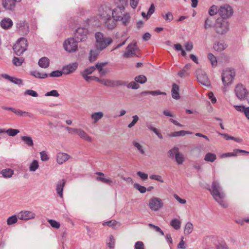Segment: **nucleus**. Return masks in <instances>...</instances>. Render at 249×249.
<instances>
[{
    "instance_id": "0eeeda50",
    "label": "nucleus",
    "mask_w": 249,
    "mask_h": 249,
    "mask_svg": "<svg viewBox=\"0 0 249 249\" xmlns=\"http://www.w3.org/2000/svg\"><path fill=\"white\" fill-rule=\"evenodd\" d=\"M28 41L26 38L21 37L17 40V55L20 56L27 49Z\"/></svg>"
},
{
    "instance_id": "f3484780",
    "label": "nucleus",
    "mask_w": 249,
    "mask_h": 249,
    "mask_svg": "<svg viewBox=\"0 0 249 249\" xmlns=\"http://www.w3.org/2000/svg\"><path fill=\"white\" fill-rule=\"evenodd\" d=\"M77 67L78 64L75 62L64 66L62 68V71L65 74H68L74 72Z\"/></svg>"
},
{
    "instance_id": "bb28decb",
    "label": "nucleus",
    "mask_w": 249,
    "mask_h": 249,
    "mask_svg": "<svg viewBox=\"0 0 249 249\" xmlns=\"http://www.w3.org/2000/svg\"><path fill=\"white\" fill-rule=\"evenodd\" d=\"M104 116L103 112L101 111L96 112L91 115V118L93 120V123L96 124L99 120Z\"/></svg>"
},
{
    "instance_id": "13d9d810",
    "label": "nucleus",
    "mask_w": 249,
    "mask_h": 249,
    "mask_svg": "<svg viewBox=\"0 0 249 249\" xmlns=\"http://www.w3.org/2000/svg\"><path fill=\"white\" fill-rule=\"evenodd\" d=\"M1 76L2 77H3V78H5L6 79H7V80L10 81L11 82L13 83L14 84H16V78L11 77L7 74H1Z\"/></svg>"
},
{
    "instance_id": "423d86ee",
    "label": "nucleus",
    "mask_w": 249,
    "mask_h": 249,
    "mask_svg": "<svg viewBox=\"0 0 249 249\" xmlns=\"http://www.w3.org/2000/svg\"><path fill=\"white\" fill-rule=\"evenodd\" d=\"M218 13L221 17V18L226 20L232 16L233 10L229 4H224L220 7L218 10Z\"/></svg>"
},
{
    "instance_id": "4c0bfd02",
    "label": "nucleus",
    "mask_w": 249,
    "mask_h": 249,
    "mask_svg": "<svg viewBox=\"0 0 249 249\" xmlns=\"http://www.w3.org/2000/svg\"><path fill=\"white\" fill-rule=\"evenodd\" d=\"M1 174L4 178H10L14 174V171L12 169L8 168L2 170Z\"/></svg>"
},
{
    "instance_id": "bf43d9fd",
    "label": "nucleus",
    "mask_w": 249,
    "mask_h": 249,
    "mask_svg": "<svg viewBox=\"0 0 249 249\" xmlns=\"http://www.w3.org/2000/svg\"><path fill=\"white\" fill-rule=\"evenodd\" d=\"M133 145L138 149V150L142 154H144V151L142 149V147L139 143L133 142Z\"/></svg>"
},
{
    "instance_id": "69168bd1",
    "label": "nucleus",
    "mask_w": 249,
    "mask_h": 249,
    "mask_svg": "<svg viewBox=\"0 0 249 249\" xmlns=\"http://www.w3.org/2000/svg\"><path fill=\"white\" fill-rule=\"evenodd\" d=\"M25 94H28L32 97H36L38 96L37 93L32 89H27L25 92Z\"/></svg>"
},
{
    "instance_id": "5701e85b",
    "label": "nucleus",
    "mask_w": 249,
    "mask_h": 249,
    "mask_svg": "<svg viewBox=\"0 0 249 249\" xmlns=\"http://www.w3.org/2000/svg\"><path fill=\"white\" fill-rule=\"evenodd\" d=\"M101 51L97 50L96 49L95 50H90L89 57V62L92 63L95 61L97 59Z\"/></svg>"
},
{
    "instance_id": "5fc2aeb1",
    "label": "nucleus",
    "mask_w": 249,
    "mask_h": 249,
    "mask_svg": "<svg viewBox=\"0 0 249 249\" xmlns=\"http://www.w3.org/2000/svg\"><path fill=\"white\" fill-rule=\"evenodd\" d=\"M163 18L168 22H170L173 19V16L171 12H167L166 14L163 15Z\"/></svg>"
},
{
    "instance_id": "c756f323",
    "label": "nucleus",
    "mask_w": 249,
    "mask_h": 249,
    "mask_svg": "<svg viewBox=\"0 0 249 249\" xmlns=\"http://www.w3.org/2000/svg\"><path fill=\"white\" fill-rule=\"evenodd\" d=\"M77 135L80 137V138L88 142H91L92 141L91 138L81 129H79Z\"/></svg>"
},
{
    "instance_id": "20e7f679",
    "label": "nucleus",
    "mask_w": 249,
    "mask_h": 249,
    "mask_svg": "<svg viewBox=\"0 0 249 249\" xmlns=\"http://www.w3.org/2000/svg\"><path fill=\"white\" fill-rule=\"evenodd\" d=\"M212 196L214 199H217L216 198L219 197L220 198H224L225 195L222 191V189L219 183L216 180H213L212 184V188H208Z\"/></svg>"
},
{
    "instance_id": "2f4dec72",
    "label": "nucleus",
    "mask_w": 249,
    "mask_h": 249,
    "mask_svg": "<svg viewBox=\"0 0 249 249\" xmlns=\"http://www.w3.org/2000/svg\"><path fill=\"white\" fill-rule=\"evenodd\" d=\"M216 159V156L215 154L209 152L205 155L204 160L206 161L213 162Z\"/></svg>"
},
{
    "instance_id": "4d7b16f0",
    "label": "nucleus",
    "mask_w": 249,
    "mask_h": 249,
    "mask_svg": "<svg viewBox=\"0 0 249 249\" xmlns=\"http://www.w3.org/2000/svg\"><path fill=\"white\" fill-rule=\"evenodd\" d=\"M17 115L20 117H26L27 116H30L29 112L21 110L20 109H17Z\"/></svg>"
},
{
    "instance_id": "09e8293b",
    "label": "nucleus",
    "mask_w": 249,
    "mask_h": 249,
    "mask_svg": "<svg viewBox=\"0 0 249 249\" xmlns=\"http://www.w3.org/2000/svg\"><path fill=\"white\" fill-rule=\"evenodd\" d=\"M218 10L217 7L213 5L210 7L209 14L211 16H214L218 13Z\"/></svg>"
},
{
    "instance_id": "a18cd8bd",
    "label": "nucleus",
    "mask_w": 249,
    "mask_h": 249,
    "mask_svg": "<svg viewBox=\"0 0 249 249\" xmlns=\"http://www.w3.org/2000/svg\"><path fill=\"white\" fill-rule=\"evenodd\" d=\"M134 187L138 190L141 193L143 194L146 192L147 189L144 186H142L137 183L134 184Z\"/></svg>"
},
{
    "instance_id": "393cba45",
    "label": "nucleus",
    "mask_w": 249,
    "mask_h": 249,
    "mask_svg": "<svg viewBox=\"0 0 249 249\" xmlns=\"http://www.w3.org/2000/svg\"><path fill=\"white\" fill-rule=\"evenodd\" d=\"M38 64L42 68H47L49 66L50 60L47 57H43L39 59Z\"/></svg>"
},
{
    "instance_id": "39448f33",
    "label": "nucleus",
    "mask_w": 249,
    "mask_h": 249,
    "mask_svg": "<svg viewBox=\"0 0 249 249\" xmlns=\"http://www.w3.org/2000/svg\"><path fill=\"white\" fill-rule=\"evenodd\" d=\"M235 72L234 69L227 68L223 71L222 73V80L225 86H228L232 83Z\"/></svg>"
},
{
    "instance_id": "6ab92c4d",
    "label": "nucleus",
    "mask_w": 249,
    "mask_h": 249,
    "mask_svg": "<svg viewBox=\"0 0 249 249\" xmlns=\"http://www.w3.org/2000/svg\"><path fill=\"white\" fill-rule=\"evenodd\" d=\"M66 180L65 179H62L59 180L56 184V192L59 196L62 198L63 197V191L64 187L66 184Z\"/></svg>"
},
{
    "instance_id": "1a4fd4ad",
    "label": "nucleus",
    "mask_w": 249,
    "mask_h": 249,
    "mask_svg": "<svg viewBox=\"0 0 249 249\" xmlns=\"http://www.w3.org/2000/svg\"><path fill=\"white\" fill-rule=\"evenodd\" d=\"M88 30L85 28H78L74 32V38L77 42H84L87 39Z\"/></svg>"
},
{
    "instance_id": "4be33fe9",
    "label": "nucleus",
    "mask_w": 249,
    "mask_h": 249,
    "mask_svg": "<svg viewBox=\"0 0 249 249\" xmlns=\"http://www.w3.org/2000/svg\"><path fill=\"white\" fill-rule=\"evenodd\" d=\"M70 158V156L66 153H59L57 155V162L59 164H62L69 159Z\"/></svg>"
},
{
    "instance_id": "7ed1b4c3",
    "label": "nucleus",
    "mask_w": 249,
    "mask_h": 249,
    "mask_svg": "<svg viewBox=\"0 0 249 249\" xmlns=\"http://www.w3.org/2000/svg\"><path fill=\"white\" fill-rule=\"evenodd\" d=\"M214 28L217 34L225 35L229 30V22L226 20L218 18L214 23Z\"/></svg>"
},
{
    "instance_id": "58836bf2",
    "label": "nucleus",
    "mask_w": 249,
    "mask_h": 249,
    "mask_svg": "<svg viewBox=\"0 0 249 249\" xmlns=\"http://www.w3.org/2000/svg\"><path fill=\"white\" fill-rule=\"evenodd\" d=\"M114 3L117 7L124 8L127 4V0H114Z\"/></svg>"
},
{
    "instance_id": "603ef678",
    "label": "nucleus",
    "mask_w": 249,
    "mask_h": 249,
    "mask_svg": "<svg viewBox=\"0 0 249 249\" xmlns=\"http://www.w3.org/2000/svg\"><path fill=\"white\" fill-rule=\"evenodd\" d=\"M216 249H229L227 244L225 242H218L216 245Z\"/></svg>"
},
{
    "instance_id": "864d4df0",
    "label": "nucleus",
    "mask_w": 249,
    "mask_h": 249,
    "mask_svg": "<svg viewBox=\"0 0 249 249\" xmlns=\"http://www.w3.org/2000/svg\"><path fill=\"white\" fill-rule=\"evenodd\" d=\"M127 87L128 89H137L140 88L139 84H137L134 81L130 82L128 84H127Z\"/></svg>"
},
{
    "instance_id": "c03bdc74",
    "label": "nucleus",
    "mask_w": 249,
    "mask_h": 249,
    "mask_svg": "<svg viewBox=\"0 0 249 249\" xmlns=\"http://www.w3.org/2000/svg\"><path fill=\"white\" fill-rule=\"evenodd\" d=\"M107 245L110 249H113L115 245V239L112 235L109 236V240L107 241Z\"/></svg>"
},
{
    "instance_id": "ddd939ff",
    "label": "nucleus",
    "mask_w": 249,
    "mask_h": 249,
    "mask_svg": "<svg viewBox=\"0 0 249 249\" xmlns=\"http://www.w3.org/2000/svg\"><path fill=\"white\" fill-rule=\"evenodd\" d=\"M148 205L151 210L158 211L162 207L163 204L161 199L153 197L149 200Z\"/></svg>"
},
{
    "instance_id": "338daca9",
    "label": "nucleus",
    "mask_w": 249,
    "mask_h": 249,
    "mask_svg": "<svg viewBox=\"0 0 249 249\" xmlns=\"http://www.w3.org/2000/svg\"><path fill=\"white\" fill-rule=\"evenodd\" d=\"M7 223L8 225L16 223V214H14L12 216L9 217L7 219Z\"/></svg>"
},
{
    "instance_id": "8fccbe9b",
    "label": "nucleus",
    "mask_w": 249,
    "mask_h": 249,
    "mask_svg": "<svg viewBox=\"0 0 249 249\" xmlns=\"http://www.w3.org/2000/svg\"><path fill=\"white\" fill-rule=\"evenodd\" d=\"M224 198H220L217 197V199H215V201L222 207L227 208L228 207V204L223 200Z\"/></svg>"
},
{
    "instance_id": "f03ea898",
    "label": "nucleus",
    "mask_w": 249,
    "mask_h": 249,
    "mask_svg": "<svg viewBox=\"0 0 249 249\" xmlns=\"http://www.w3.org/2000/svg\"><path fill=\"white\" fill-rule=\"evenodd\" d=\"M95 48L97 50L103 51L113 41L111 37H106L101 32H97L95 35Z\"/></svg>"
},
{
    "instance_id": "ea45409f",
    "label": "nucleus",
    "mask_w": 249,
    "mask_h": 249,
    "mask_svg": "<svg viewBox=\"0 0 249 249\" xmlns=\"http://www.w3.org/2000/svg\"><path fill=\"white\" fill-rule=\"evenodd\" d=\"M39 167L38 162L35 160L31 163L29 166V170L31 172L36 171Z\"/></svg>"
},
{
    "instance_id": "72a5a7b5",
    "label": "nucleus",
    "mask_w": 249,
    "mask_h": 249,
    "mask_svg": "<svg viewBox=\"0 0 249 249\" xmlns=\"http://www.w3.org/2000/svg\"><path fill=\"white\" fill-rule=\"evenodd\" d=\"M170 225L175 230H178L181 227V221L176 218L172 219L170 222Z\"/></svg>"
},
{
    "instance_id": "052dcab7",
    "label": "nucleus",
    "mask_w": 249,
    "mask_h": 249,
    "mask_svg": "<svg viewBox=\"0 0 249 249\" xmlns=\"http://www.w3.org/2000/svg\"><path fill=\"white\" fill-rule=\"evenodd\" d=\"M41 160L43 161H46L49 159V157L45 151H41L40 153Z\"/></svg>"
},
{
    "instance_id": "f704fd0d",
    "label": "nucleus",
    "mask_w": 249,
    "mask_h": 249,
    "mask_svg": "<svg viewBox=\"0 0 249 249\" xmlns=\"http://www.w3.org/2000/svg\"><path fill=\"white\" fill-rule=\"evenodd\" d=\"M21 140L29 146H32L34 145L33 141L30 136H22Z\"/></svg>"
},
{
    "instance_id": "de8ad7c7",
    "label": "nucleus",
    "mask_w": 249,
    "mask_h": 249,
    "mask_svg": "<svg viewBox=\"0 0 249 249\" xmlns=\"http://www.w3.org/2000/svg\"><path fill=\"white\" fill-rule=\"evenodd\" d=\"M213 19L210 18H207L204 22V28L205 29H208L213 26Z\"/></svg>"
},
{
    "instance_id": "9b49d317",
    "label": "nucleus",
    "mask_w": 249,
    "mask_h": 249,
    "mask_svg": "<svg viewBox=\"0 0 249 249\" xmlns=\"http://www.w3.org/2000/svg\"><path fill=\"white\" fill-rule=\"evenodd\" d=\"M138 50L136 43H132L128 44L126 48L125 52L123 54L124 58L133 57L134 56L138 57L136 54V51Z\"/></svg>"
},
{
    "instance_id": "9d476101",
    "label": "nucleus",
    "mask_w": 249,
    "mask_h": 249,
    "mask_svg": "<svg viewBox=\"0 0 249 249\" xmlns=\"http://www.w3.org/2000/svg\"><path fill=\"white\" fill-rule=\"evenodd\" d=\"M168 154L170 157H175L176 162L178 164H181L184 161V157L182 154L179 152V149L177 147H174L173 149L168 151Z\"/></svg>"
},
{
    "instance_id": "680f3d73",
    "label": "nucleus",
    "mask_w": 249,
    "mask_h": 249,
    "mask_svg": "<svg viewBox=\"0 0 249 249\" xmlns=\"http://www.w3.org/2000/svg\"><path fill=\"white\" fill-rule=\"evenodd\" d=\"M127 86V82L123 80H115L114 87L118 86Z\"/></svg>"
},
{
    "instance_id": "2eb2a0df",
    "label": "nucleus",
    "mask_w": 249,
    "mask_h": 249,
    "mask_svg": "<svg viewBox=\"0 0 249 249\" xmlns=\"http://www.w3.org/2000/svg\"><path fill=\"white\" fill-rule=\"evenodd\" d=\"M35 215V213L31 211H22L17 215V219L18 218L22 220H28L34 218Z\"/></svg>"
},
{
    "instance_id": "f8f14e48",
    "label": "nucleus",
    "mask_w": 249,
    "mask_h": 249,
    "mask_svg": "<svg viewBox=\"0 0 249 249\" xmlns=\"http://www.w3.org/2000/svg\"><path fill=\"white\" fill-rule=\"evenodd\" d=\"M17 34L25 36L29 32V25L25 20L20 21L17 24Z\"/></svg>"
},
{
    "instance_id": "b1692460",
    "label": "nucleus",
    "mask_w": 249,
    "mask_h": 249,
    "mask_svg": "<svg viewBox=\"0 0 249 249\" xmlns=\"http://www.w3.org/2000/svg\"><path fill=\"white\" fill-rule=\"evenodd\" d=\"M13 25L12 20L9 18H4L0 22L1 27L4 29H8Z\"/></svg>"
},
{
    "instance_id": "a211bd4d",
    "label": "nucleus",
    "mask_w": 249,
    "mask_h": 249,
    "mask_svg": "<svg viewBox=\"0 0 249 249\" xmlns=\"http://www.w3.org/2000/svg\"><path fill=\"white\" fill-rule=\"evenodd\" d=\"M2 6L6 10L12 11L14 10L16 0H2Z\"/></svg>"
},
{
    "instance_id": "774afa93",
    "label": "nucleus",
    "mask_w": 249,
    "mask_h": 249,
    "mask_svg": "<svg viewBox=\"0 0 249 249\" xmlns=\"http://www.w3.org/2000/svg\"><path fill=\"white\" fill-rule=\"evenodd\" d=\"M134 249H144L143 243L142 241H137L136 242Z\"/></svg>"
},
{
    "instance_id": "aec40b11",
    "label": "nucleus",
    "mask_w": 249,
    "mask_h": 249,
    "mask_svg": "<svg viewBox=\"0 0 249 249\" xmlns=\"http://www.w3.org/2000/svg\"><path fill=\"white\" fill-rule=\"evenodd\" d=\"M96 175L98 176L97 177L96 179L98 181H100L103 183H106L108 185H111L112 183V180L110 178H104V174L101 172H97Z\"/></svg>"
},
{
    "instance_id": "0e129e2a",
    "label": "nucleus",
    "mask_w": 249,
    "mask_h": 249,
    "mask_svg": "<svg viewBox=\"0 0 249 249\" xmlns=\"http://www.w3.org/2000/svg\"><path fill=\"white\" fill-rule=\"evenodd\" d=\"M149 178L151 179H154L160 182H163V180L162 177L160 175H152L150 176Z\"/></svg>"
},
{
    "instance_id": "412c9836",
    "label": "nucleus",
    "mask_w": 249,
    "mask_h": 249,
    "mask_svg": "<svg viewBox=\"0 0 249 249\" xmlns=\"http://www.w3.org/2000/svg\"><path fill=\"white\" fill-rule=\"evenodd\" d=\"M179 90V86L177 84L174 83L172 85V88L171 89L172 96L173 98L176 100H178L180 98Z\"/></svg>"
},
{
    "instance_id": "cd10ccee",
    "label": "nucleus",
    "mask_w": 249,
    "mask_h": 249,
    "mask_svg": "<svg viewBox=\"0 0 249 249\" xmlns=\"http://www.w3.org/2000/svg\"><path fill=\"white\" fill-rule=\"evenodd\" d=\"M130 17L128 13H124L117 21H122L124 25H127L130 22Z\"/></svg>"
},
{
    "instance_id": "7c9ffc66",
    "label": "nucleus",
    "mask_w": 249,
    "mask_h": 249,
    "mask_svg": "<svg viewBox=\"0 0 249 249\" xmlns=\"http://www.w3.org/2000/svg\"><path fill=\"white\" fill-rule=\"evenodd\" d=\"M31 74L36 78H39V79H44L48 77V74L47 73H42L39 72L37 71H31Z\"/></svg>"
},
{
    "instance_id": "a878e982",
    "label": "nucleus",
    "mask_w": 249,
    "mask_h": 249,
    "mask_svg": "<svg viewBox=\"0 0 249 249\" xmlns=\"http://www.w3.org/2000/svg\"><path fill=\"white\" fill-rule=\"evenodd\" d=\"M192 134V132L185 131V130H180L179 131H176L174 132H172L170 133L169 136L171 137H181L184 136L186 134Z\"/></svg>"
},
{
    "instance_id": "79ce46f5",
    "label": "nucleus",
    "mask_w": 249,
    "mask_h": 249,
    "mask_svg": "<svg viewBox=\"0 0 249 249\" xmlns=\"http://www.w3.org/2000/svg\"><path fill=\"white\" fill-rule=\"evenodd\" d=\"M219 134L224 136V138L226 140H234V141L238 142H241L242 141V139H241L240 138H235V137H234L232 136H230L228 134H226V133H224V134L219 133Z\"/></svg>"
},
{
    "instance_id": "a19ab883",
    "label": "nucleus",
    "mask_w": 249,
    "mask_h": 249,
    "mask_svg": "<svg viewBox=\"0 0 249 249\" xmlns=\"http://www.w3.org/2000/svg\"><path fill=\"white\" fill-rule=\"evenodd\" d=\"M95 70V67L94 66H90L85 69L82 72H81V75H89L92 73V72Z\"/></svg>"
},
{
    "instance_id": "37998d69",
    "label": "nucleus",
    "mask_w": 249,
    "mask_h": 249,
    "mask_svg": "<svg viewBox=\"0 0 249 249\" xmlns=\"http://www.w3.org/2000/svg\"><path fill=\"white\" fill-rule=\"evenodd\" d=\"M208 58L210 61L213 67H214L217 65V62L216 58L212 53H209L208 54Z\"/></svg>"
},
{
    "instance_id": "4468645a",
    "label": "nucleus",
    "mask_w": 249,
    "mask_h": 249,
    "mask_svg": "<svg viewBox=\"0 0 249 249\" xmlns=\"http://www.w3.org/2000/svg\"><path fill=\"white\" fill-rule=\"evenodd\" d=\"M235 92L237 97L240 100H244L247 93V90L241 84H238L235 87Z\"/></svg>"
},
{
    "instance_id": "f257e3e1",
    "label": "nucleus",
    "mask_w": 249,
    "mask_h": 249,
    "mask_svg": "<svg viewBox=\"0 0 249 249\" xmlns=\"http://www.w3.org/2000/svg\"><path fill=\"white\" fill-rule=\"evenodd\" d=\"M124 8L117 7L115 8L111 12L112 16L110 13H107L106 11H104L101 16L104 19L105 24L108 29H112L115 26V21L119 19L124 14Z\"/></svg>"
},
{
    "instance_id": "49530a36",
    "label": "nucleus",
    "mask_w": 249,
    "mask_h": 249,
    "mask_svg": "<svg viewBox=\"0 0 249 249\" xmlns=\"http://www.w3.org/2000/svg\"><path fill=\"white\" fill-rule=\"evenodd\" d=\"M64 73L63 71L56 70L50 73L48 76L52 77H59L62 75Z\"/></svg>"
},
{
    "instance_id": "3c124183",
    "label": "nucleus",
    "mask_w": 249,
    "mask_h": 249,
    "mask_svg": "<svg viewBox=\"0 0 249 249\" xmlns=\"http://www.w3.org/2000/svg\"><path fill=\"white\" fill-rule=\"evenodd\" d=\"M48 222L54 228L58 229L60 226V223L54 220L49 219Z\"/></svg>"
},
{
    "instance_id": "6e6d98bb",
    "label": "nucleus",
    "mask_w": 249,
    "mask_h": 249,
    "mask_svg": "<svg viewBox=\"0 0 249 249\" xmlns=\"http://www.w3.org/2000/svg\"><path fill=\"white\" fill-rule=\"evenodd\" d=\"M45 96H54V97H58L59 96V94L56 90L53 89L50 91L47 92L45 93Z\"/></svg>"
},
{
    "instance_id": "e2e57ef3",
    "label": "nucleus",
    "mask_w": 249,
    "mask_h": 249,
    "mask_svg": "<svg viewBox=\"0 0 249 249\" xmlns=\"http://www.w3.org/2000/svg\"><path fill=\"white\" fill-rule=\"evenodd\" d=\"M132 118V121L128 125V127L129 128H131L132 127H133L136 124V123L138 121L139 119V117L137 115H134L133 116Z\"/></svg>"
},
{
    "instance_id": "c85d7f7f",
    "label": "nucleus",
    "mask_w": 249,
    "mask_h": 249,
    "mask_svg": "<svg viewBox=\"0 0 249 249\" xmlns=\"http://www.w3.org/2000/svg\"><path fill=\"white\" fill-rule=\"evenodd\" d=\"M191 67V65L190 64H187L185 65L182 70L178 72V76L181 78H183L188 75L189 74L187 72V70L190 69Z\"/></svg>"
},
{
    "instance_id": "473e14b6",
    "label": "nucleus",
    "mask_w": 249,
    "mask_h": 249,
    "mask_svg": "<svg viewBox=\"0 0 249 249\" xmlns=\"http://www.w3.org/2000/svg\"><path fill=\"white\" fill-rule=\"evenodd\" d=\"M226 45L224 44L222 41L217 42L213 45V49L217 52H220L222 50H224L226 49Z\"/></svg>"
},
{
    "instance_id": "c9c22d12",
    "label": "nucleus",
    "mask_w": 249,
    "mask_h": 249,
    "mask_svg": "<svg viewBox=\"0 0 249 249\" xmlns=\"http://www.w3.org/2000/svg\"><path fill=\"white\" fill-rule=\"evenodd\" d=\"M136 82L140 83L141 84H144L147 81V78L143 75H139L135 77L134 79Z\"/></svg>"
},
{
    "instance_id": "6e6552de",
    "label": "nucleus",
    "mask_w": 249,
    "mask_h": 249,
    "mask_svg": "<svg viewBox=\"0 0 249 249\" xmlns=\"http://www.w3.org/2000/svg\"><path fill=\"white\" fill-rule=\"evenodd\" d=\"M77 42L75 38H69L65 41L63 46L66 51L74 52L77 50Z\"/></svg>"
},
{
    "instance_id": "dca6fc26",
    "label": "nucleus",
    "mask_w": 249,
    "mask_h": 249,
    "mask_svg": "<svg viewBox=\"0 0 249 249\" xmlns=\"http://www.w3.org/2000/svg\"><path fill=\"white\" fill-rule=\"evenodd\" d=\"M197 79L199 83L203 85L209 86L210 82L208 78L204 71H200L197 72Z\"/></svg>"
},
{
    "instance_id": "e433bc0d",
    "label": "nucleus",
    "mask_w": 249,
    "mask_h": 249,
    "mask_svg": "<svg viewBox=\"0 0 249 249\" xmlns=\"http://www.w3.org/2000/svg\"><path fill=\"white\" fill-rule=\"evenodd\" d=\"M193 230V225L191 222H187L185 226L184 232L185 234H189Z\"/></svg>"
}]
</instances>
